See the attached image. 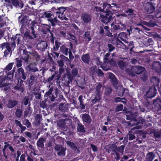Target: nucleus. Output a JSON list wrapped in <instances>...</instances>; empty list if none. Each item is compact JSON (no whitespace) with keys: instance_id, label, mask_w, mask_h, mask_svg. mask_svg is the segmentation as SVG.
<instances>
[{"instance_id":"nucleus-52","label":"nucleus","mask_w":161,"mask_h":161,"mask_svg":"<svg viewBox=\"0 0 161 161\" xmlns=\"http://www.w3.org/2000/svg\"><path fill=\"white\" fill-rule=\"evenodd\" d=\"M155 9V6L152 3H150L147 8V12L148 14L152 13L154 12Z\"/></svg>"},{"instance_id":"nucleus-45","label":"nucleus","mask_w":161,"mask_h":161,"mask_svg":"<svg viewBox=\"0 0 161 161\" xmlns=\"http://www.w3.org/2000/svg\"><path fill=\"white\" fill-rule=\"evenodd\" d=\"M77 127L78 131L83 133L85 132L84 125L79 122L77 124Z\"/></svg>"},{"instance_id":"nucleus-1","label":"nucleus","mask_w":161,"mask_h":161,"mask_svg":"<svg viewBox=\"0 0 161 161\" xmlns=\"http://www.w3.org/2000/svg\"><path fill=\"white\" fill-rule=\"evenodd\" d=\"M67 74L65 76L64 78H66V80L68 79L67 83L71 82L74 78H75L76 77H78L80 79H78L77 83L78 86L81 88V89H83L85 88V85H86V82L84 77H80L79 76H77L78 72V71H66Z\"/></svg>"},{"instance_id":"nucleus-53","label":"nucleus","mask_w":161,"mask_h":161,"mask_svg":"<svg viewBox=\"0 0 161 161\" xmlns=\"http://www.w3.org/2000/svg\"><path fill=\"white\" fill-rule=\"evenodd\" d=\"M65 120L64 119H60L57 122V125L59 128H64L65 125Z\"/></svg>"},{"instance_id":"nucleus-50","label":"nucleus","mask_w":161,"mask_h":161,"mask_svg":"<svg viewBox=\"0 0 161 161\" xmlns=\"http://www.w3.org/2000/svg\"><path fill=\"white\" fill-rule=\"evenodd\" d=\"M155 155L153 152H149L147 155V159L148 161H152Z\"/></svg>"},{"instance_id":"nucleus-42","label":"nucleus","mask_w":161,"mask_h":161,"mask_svg":"<svg viewBox=\"0 0 161 161\" xmlns=\"http://www.w3.org/2000/svg\"><path fill=\"white\" fill-rule=\"evenodd\" d=\"M35 65L34 63H30L25 68L26 70H39L37 68H35Z\"/></svg>"},{"instance_id":"nucleus-12","label":"nucleus","mask_w":161,"mask_h":161,"mask_svg":"<svg viewBox=\"0 0 161 161\" xmlns=\"http://www.w3.org/2000/svg\"><path fill=\"white\" fill-rule=\"evenodd\" d=\"M81 19L85 24H88L91 23L92 16L86 12H83L81 14Z\"/></svg>"},{"instance_id":"nucleus-44","label":"nucleus","mask_w":161,"mask_h":161,"mask_svg":"<svg viewBox=\"0 0 161 161\" xmlns=\"http://www.w3.org/2000/svg\"><path fill=\"white\" fill-rule=\"evenodd\" d=\"M112 88L110 86H107L105 88L104 95L106 96H108L110 95L112 92Z\"/></svg>"},{"instance_id":"nucleus-6","label":"nucleus","mask_w":161,"mask_h":161,"mask_svg":"<svg viewBox=\"0 0 161 161\" xmlns=\"http://www.w3.org/2000/svg\"><path fill=\"white\" fill-rule=\"evenodd\" d=\"M23 38V37L20 34H17L15 36L13 35L10 38L11 42L10 43L13 48V50H14L16 47V43L18 45L22 43Z\"/></svg>"},{"instance_id":"nucleus-29","label":"nucleus","mask_w":161,"mask_h":161,"mask_svg":"<svg viewBox=\"0 0 161 161\" xmlns=\"http://www.w3.org/2000/svg\"><path fill=\"white\" fill-rule=\"evenodd\" d=\"M137 132L132 131V130H131L129 131L128 133L127 134V136L130 141L136 138V135L137 137L138 136L137 135Z\"/></svg>"},{"instance_id":"nucleus-47","label":"nucleus","mask_w":161,"mask_h":161,"mask_svg":"<svg viewBox=\"0 0 161 161\" xmlns=\"http://www.w3.org/2000/svg\"><path fill=\"white\" fill-rule=\"evenodd\" d=\"M101 95H98L96 94L94 98L92 100V102L93 104H95L97 102H99L100 101L101 99Z\"/></svg>"},{"instance_id":"nucleus-32","label":"nucleus","mask_w":161,"mask_h":161,"mask_svg":"<svg viewBox=\"0 0 161 161\" xmlns=\"http://www.w3.org/2000/svg\"><path fill=\"white\" fill-rule=\"evenodd\" d=\"M46 140L44 138H40L36 142V145L38 147L41 148H42L44 147V142H45Z\"/></svg>"},{"instance_id":"nucleus-30","label":"nucleus","mask_w":161,"mask_h":161,"mask_svg":"<svg viewBox=\"0 0 161 161\" xmlns=\"http://www.w3.org/2000/svg\"><path fill=\"white\" fill-rule=\"evenodd\" d=\"M8 19L7 17L5 16V14L0 16V27H3L4 25L6 24L7 21Z\"/></svg>"},{"instance_id":"nucleus-28","label":"nucleus","mask_w":161,"mask_h":161,"mask_svg":"<svg viewBox=\"0 0 161 161\" xmlns=\"http://www.w3.org/2000/svg\"><path fill=\"white\" fill-rule=\"evenodd\" d=\"M160 82V80L158 77L153 76L151 79L150 83L152 85V86H158Z\"/></svg>"},{"instance_id":"nucleus-15","label":"nucleus","mask_w":161,"mask_h":161,"mask_svg":"<svg viewBox=\"0 0 161 161\" xmlns=\"http://www.w3.org/2000/svg\"><path fill=\"white\" fill-rule=\"evenodd\" d=\"M8 147L9 150L12 152L14 153L15 152L14 149L13 147L11 144H7L6 145H5L3 148L2 149V151L3 155L6 159H7L8 158V153H6L5 150L7 147Z\"/></svg>"},{"instance_id":"nucleus-33","label":"nucleus","mask_w":161,"mask_h":161,"mask_svg":"<svg viewBox=\"0 0 161 161\" xmlns=\"http://www.w3.org/2000/svg\"><path fill=\"white\" fill-rule=\"evenodd\" d=\"M51 26L47 25H45L43 27L41 31L44 34H47L48 32H52L53 31H50Z\"/></svg>"},{"instance_id":"nucleus-25","label":"nucleus","mask_w":161,"mask_h":161,"mask_svg":"<svg viewBox=\"0 0 161 161\" xmlns=\"http://www.w3.org/2000/svg\"><path fill=\"white\" fill-rule=\"evenodd\" d=\"M39 16L40 18H47L48 19L53 17V15L50 11H43L42 13H39Z\"/></svg>"},{"instance_id":"nucleus-37","label":"nucleus","mask_w":161,"mask_h":161,"mask_svg":"<svg viewBox=\"0 0 161 161\" xmlns=\"http://www.w3.org/2000/svg\"><path fill=\"white\" fill-rule=\"evenodd\" d=\"M50 12H51L53 15V19L56 18L57 17L58 18V7L56 8L55 7H53L52 8Z\"/></svg>"},{"instance_id":"nucleus-56","label":"nucleus","mask_w":161,"mask_h":161,"mask_svg":"<svg viewBox=\"0 0 161 161\" xmlns=\"http://www.w3.org/2000/svg\"><path fill=\"white\" fill-rule=\"evenodd\" d=\"M67 144L72 149L76 150L77 149V146L73 142L69 141H68L66 142Z\"/></svg>"},{"instance_id":"nucleus-23","label":"nucleus","mask_w":161,"mask_h":161,"mask_svg":"<svg viewBox=\"0 0 161 161\" xmlns=\"http://www.w3.org/2000/svg\"><path fill=\"white\" fill-rule=\"evenodd\" d=\"M49 89L48 91L46 92V94L49 95L50 93L56 94L58 95V93L59 92V90L56 87H55L54 86H51V85H49Z\"/></svg>"},{"instance_id":"nucleus-57","label":"nucleus","mask_w":161,"mask_h":161,"mask_svg":"<svg viewBox=\"0 0 161 161\" xmlns=\"http://www.w3.org/2000/svg\"><path fill=\"white\" fill-rule=\"evenodd\" d=\"M41 92L39 91L35 92H34V94L35 96L36 99L41 100L42 96L41 95Z\"/></svg>"},{"instance_id":"nucleus-17","label":"nucleus","mask_w":161,"mask_h":161,"mask_svg":"<svg viewBox=\"0 0 161 161\" xmlns=\"http://www.w3.org/2000/svg\"><path fill=\"white\" fill-rule=\"evenodd\" d=\"M135 73L137 75H140L139 77L143 81L145 82L147 80V71H135Z\"/></svg>"},{"instance_id":"nucleus-34","label":"nucleus","mask_w":161,"mask_h":161,"mask_svg":"<svg viewBox=\"0 0 161 161\" xmlns=\"http://www.w3.org/2000/svg\"><path fill=\"white\" fill-rule=\"evenodd\" d=\"M102 7H103V13H106L108 11H111L110 10L111 9V6L109 4L106 2L103 3Z\"/></svg>"},{"instance_id":"nucleus-11","label":"nucleus","mask_w":161,"mask_h":161,"mask_svg":"<svg viewBox=\"0 0 161 161\" xmlns=\"http://www.w3.org/2000/svg\"><path fill=\"white\" fill-rule=\"evenodd\" d=\"M15 82L17 84L14 88V89L17 91L23 92L24 91V85L23 84L24 81L21 79H16Z\"/></svg>"},{"instance_id":"nucleus-26","label":"nucleus","mask_w":161,"mask_h":161,"mask_svg":"<svg viewBox=\"0 0 161 161\" xmlns=\"http://www.w3.org/2000/svg\"><path fill=\"white\" fill-rule=\"evenodd\" d=\"M18 103V102L16 100L10 99L8 102L7 107L8 108L11 109L14 107Z\"/></svg>"},{"instance_id":"nucleus-51","label":"nucleus","mask_w":161,"mask_h":161,"mask_svg":"<svg viewBox=\"0 0 161 161\" xmlns=\"http://www.w3.org/2000/svg\"><path fill=\"white\" fill-rule=\"evenodd\" d=\"M19 108H17L15 112V115L17 118H20L22 115L23 110L22 109H20V107H19Z\"/></svg>"},{"instance_id":"nucleus-58","label":"nucleus","mask_w":161,"mask_h":161,"mask_svg":"<svg viewBox=\"0 0 161 161\" xmlns=\"http://www.w3.org/2000/svg\"><path fill=\"white\" fill-rule=\"evenodd\" d=\"M61 43L58 41L57 40H55V45L53 46V51H57L61 45Z\"/></svg>"},{"instance_id":"nucleus-35","label":"nucleus","mask_w":161,"mask_h":161,"mask_svg":"<svg viewBox=\"0 0 161 161\" xmlns=\"http://www.w3.org/2000/svg\"><path fill=\"white\" fill-rule=\"evenodd\" d=\"M31 55L33 57V60L36 62H38L40 61V56L38 54V53L36 51L31 52Z\"/></svg>"},{"instance_id":"nucleus-38","label":"nucleus","mask_w":161,"mask_h":161,"mask_svg":"<svg viewBox=\"0 0 161 161\" xmlns=\"http://www.w3.org/2000/svg\"><path fill=\"white\" fill-rule=\"evenodd\" d=\"M81 60L84 63H89L90 59V57L88 53L83 54L81 56Z\"/></svg>"},{"instance_id":"nucleus-8","label":"nucleus","mask_w":161,"mask_h":161,"mask_svg":"<svg viewBox=\"0 0 161 161\" xmlns=\"http://www.w3.org/2000/svg\"><path fill=\"white\" fill-rule=\"evenodd\" d=\"M154 17L153 16L148 15H147L145 17V19H150V20L148 22L143 21L141 22V24L139 25L142 26L143 27V25H144L148 27H153L157 25L156 22L153 19Z\"/></svg>"},{"instance_id":"nucleus-54","label":"nucleus","mask_w":161,"mask_h":161,"mask_svg":"<svg viewBox=\"0 0 161 161\" xmlns=\"http://www.w3.org/2000/svg\"><path fill=\"white\" fill-rule=\"evenodd\" d=\"M90 33L89 31H86L84 34V39L88 42L91 40V38L90 36Z\"/></svg>"},{"instance_id":"nucleus-27","label":"nucleus","mask_w":161,"mask_h":161,"mask_svg":"<svg viewBox=\"0 0 161 161\" xmlns=\"http://www.w3.org/2000/svg\"><path fill=\"white\" fill-rule=\"evenodd\" d=\"M109 77L113 86L114 87L116 86L118 84V81L117 78L112 73H110L109 74Z\"/></svg>"},{"instance_id":"nucleus-5","label":"nucleus","mask_w":161,"mask_h":161,"mask_svg":"<svg viewBox=\"0 0 161 161\" xmlns=\"http://www.w3.org/2000/svg\"><path fill=\"white\" fill-rule=\"evenodd\" d=\"M112 67L118 68L117 63L114 60L113 58L108 60V62L104 61L101 65V68L103 70H108L111 69Z\"/></svg>"},{"instance_id":"nucleus-62","label":"nucleus","mask_w":161,"mask_h":161,"mask_svg":"<svg viewBox=\"0 0 161 161\" xmlns=\"http://www.w3.org/2000/svg\"><path fill=\"white\" fill-rule=\"evenodd\" d=\"M65 151L66 149L64 147H62L59 151L57 153V155L59 156H64L65 155Z\"/></svg>"},{"instance_id":"nucleus-10","label":"nucleus","mask_w":161,"mask_h":161,"mask_svg":"<svg viewBox=\"0 0 161 161\" xmlns=\"http://www.w3.org/2000/svg\"><path fill=\"white\" fill-rule=\"evenodd\" d=\"M60 58L61 59L59 60L58 61V64L60 67L58 70H64L63 68L64 63L65 62L66 64H67L69 62H70V61L67 57L63 55H60Z\"/></svg>"},{"instance_id":"nucleus-63","label":"nucleus","mask_w":161,"mask_h":161,"mask_svg":"<svg viewBox=\"0 0 161 161\" xmlns=\"http://www.w3.org/2000/svg\"><path fill=\"white\" fill-rule=\"evenodd\" d=\"M154 136L156 140H159L161 138V130L159 132H155L154 134Z\"/></svg>"},{"instance_id":"nucleus-13","label":"nucleus","mask_w":161,"mask_h":161,"mask_svg":"<svg viewBox=\"0 0 161 161\" xmlns=\"http://www.w3.org/2000/svg\"><path fill=\"white\" fill-rule=\"evenodd\" d=\"M157 92V89L154 86H151L149 87V90L146 92V96L148 98H152L155 97Z\"/></svg>"},{"instance_id":"nucleus-48","label":"nucleus","mask_w":161,"mask_h":161,"mask_svg":"<svg viewBox=\"0 0 161 161\" xmlns=\"http://www.w3.org/2000/svg\"><path fill=\"white\" fill-rule=\"evenodd\" d=\"M125 42L126 44V46L128 49H130V51L134 48V42L133 41L128 42L126 41Z\"/></svg>"},{"instance_id":"nucleus-24","label":"nucleus","mask_w":161,"mask_h":161,"mask_svg":"<svg viewBox=\"0 0 161 161\" xmlns=\"http://www.w3.org/2000/svg\"><path fill=\"white\" fill-rule=\"evenodd\" d=\"M31 52H28L24 49L23 51V53L21 56V58L26 63L28 61L29 58L30 57V55L31 54Z\"/></svg>"},{"instance_id":"nucleus-3","label":"nucleus","mask_w":161,"mask_h":161,"mask_svg":"<svg viewBox=\"0 0 161 161\" xmlns=\"http://www.w3.org/2000/svg\"><path fill=\"white\" fill-rule=\"evenodd\" d=\"M100 16L99 19L101 22L106 24H108L113 20V14L111 11H108L106 13H102Z\"/></svg>"},{"instance_id":"nucleus-61","label":"nucleus","mask_w":161,"mask_h":161,"mask_svg":"<svg viewBox=\"0 0 161 161\" xmlns=\"http://www.w3.org/2000/svg\"><path fill=\"white\" fill-rule=\"evenodd\" d=\"M42 118V116L39 114H37L36 115L35 117L36 121L38 125H39L40 124Z\"/></svg>"},{"instance_id":"nucleus-31","label":"nucleus","mask_w":161,"mask_h":161,"mask_svg":"<svg viewBox=\"0 0 161 161\" xmlns=\"http://www.w3.org/2000/svg\"><path fill=\"white\" fill-rule=\"evenodd\" d=\"M152 68L154 70H161V63L160 62L156 61L152 65Z\"/></svg>"},{"instance_id":"nucleus-9","label":"nucleus","mask_w":161,"mask_h":161,"mask_svg":"<svg viewBox=\"0 0 161 161\" xmlns=\"http://www.w3.org/2000/svg\"><path fill=\"white\" fill-rule=\"evenodd\" d=\"M73 49V45L71 42H69L67 44H63L60 46V51L64 55H68L69 50L71 51Z\"/></svg>"},{"instance_id":"nucleus-40","label":"nucleus","mask_w":161,"mask_h":161,"mask_svg":"<svg viewBox=\"0 0 161 161\" xmlns=\"http://www.w3.org/2000/svg\"><path fill=\"white\" fill-rule=\"evenodd\" d=\"M102 87V83L101 82L98 83L95 88V94H97L98 95H102L101 89Z\"/></svg>"},{"instance_id":"nucleus-49","label":"nucleus","mask_w":161,"mask_h":161,"mask_svg":"<svg viewBox=\"0 0 161 161\" xmlns=\"http://www.w3.org/2000/svg\"><path fill=\"white\" fill-rule=\"evenodd\" d=\"M130 70H146L145 68L141 66H132Z\"/></svg>"},{"instance_id":"nucleus-7","label":"nucleus","mask_w":161,"mask_h":161,"mask_svg":"<svg viewBox=\"0 0 161 161\" xmlns=\"http://www.w3.org/2000/svg\"><path fill=\"white\" fill-rule=\"evenodd\" d=\"M0 49H1L2 50L5 49L4 52V56L5 57H7L10 53L11 54L14 50L9 42H3L0 44Z\"/></svg>"},{"instance_id":"nucleus-46","label":"nucleus","mask_w":161,"mask_h":161,"mask_svg":"<svg viewBox=\"0 0 161 161\" xmlns=\"http://www.w3.org/2000/svg\"><path fill=\"white\" fill-rule=\"evenodd\" d=\"M59 110L62 112H66L68 110V108L63 103H61L59 106Z\"/></svg>"},{"instance_id":"nucleus-4","label":"nucleus","mask_w":161,"mask_h":161,"mask_svg":"<svg viewBox=\"0 0 161 161\" xmlns=\"http://www.w3.org/2000/svg\"><path fill=\"white\" fill-rule=\"evenodd\" d=\"M4 71H1L0 74L3 75V73ZM15 71H11L12 72H8V73L7 76H3V75L0 76V80L1 81V86H3L6 84H9L8 81L12 80L13 79L14 74Z\"/></svg>"},{"instance_id":"nucleus-2","label":"nucleus","mask_w":161,"mask_h":161,"mask_svg":"<svg viewBox=\"0 0 161 161\" xmlns=\"http://www.w3.org/2000/svg\"><path fill=\"white\" fill-rule=\"evenodd\" d=\"M36 22L35 20H33L29 25L28 30L24 33L25 41L28 42L31 40L36 38Z\"/></svg>"},{"instance_id":"nucleus-20","label":"nucleus","mask_w":161,"mask_h":161,"mask_svg":"<svg viewBox=\"0 0 161 161\" xmlns=\"http://www.w3.org/2000/svg\"><path fill=\"white\" fill-rule=\"evenodd\" d=\"M111 25L112 27L111 31V32L114 33V37H115L117 35L116 32L119 30H120L121 29L119 25L114 24V23H111Z\"/></svg>"},{"instance_id":"nucleus-41","label":"nucleus","mask_w":161,"mask_h":161,"mask_svg":"<svg viewBox=\"0 0 161 161\" xmlns=\"http://www.w3.org/2000/svg\"><path fill=\"white\" fill-rule=\"evenodd\" d=\"M143 43L145 46L148 47L150 45H153L154 44V42L152 38H150L144 41Z\"/></svg>"},{"instance_id":"nucleus-22","label":"nucleus","mask_w":161,"mask_h":161,"mask_svg":"<svg viewBox=\"0 0 161 161\" xmlns=\"http://www.w3.org/2000/svg\"><path fill=\"white\" fill-rule=\"evenodd\" d=\"M81 118L82 120L83 123L84 124L85 123L90 124L91 123L92 121V119L90 115L86 113L82 114Z\"/></svg>"},{"instance_id":"nucleus-36","label":"nucleus","mask_w":161,"mask_h":161,"mask_svg":"<svg viewBox=\"0 0 161 161\" xmlns=\"http://www.w3.org/2000/svg\"><path fill=\"white\" fill-rule=\"evenodd\" d=\"M58 18L60 19H62L64 16V13L66 10V9L64 7H58Z\"/></svg>"},{"instance_id":"nucleus-60","label":"nucleus","mask_w":161,"mask_h":161,"mask_svg":"<svg viewBox=\"0 0 161 161\" xmlns=\"http://www.w3.org/2000/svg\"><path fill=\"white\" fill-rule=\"evenodd\" d=\"M95 10L97 13H95V14H99L100 16L101 14L103 12V9L101 8L100 7H98L97 6L95 7Z\"/></svg>"},{"instance_id":"nucleus-16","label":"nucleus","mask_w":161,"mask_h":161,"mask_svg":"<svg viewBox=\"0 0 161 161\" xmlns=\"http://www.w3.org/2000/svg\"><path fill=\"white\" fill-rule=\"evenodd\" d=\"M55 73L51 76L49 77L47 80V81L50 82L52 81L53 79L54 80H58L60 77V75L63 73L64 71H59V74H58V71H54Z\"/></svg>"},{"instance_id":"nucleus-43","label":"nucleus","mask_w":161,"mask_h":161,"mask_svg":"<svg viewBox=\"0 0 161 161\" xmlns=\"http://www.w3.org/2000/svg\"><path fill=\"white\" fill-rule=\"evenodd\" d=\"M117 66L122 70H124V68L126 66V64L123 60H120L117 62Z\"/></svg>"},{"instance_id":"nucleus-14","label":"nucleus","mask_w":161,"mask_h":161,"mask_svg":"<svg viewBox=\"0 0 161 161\" xmlns=\"http://www.w3.org/2000/svg\"><path fill=\"white\" fill-rule=\"evenodd\" d=\"M29 17L26 15L21 14L20 16L18 17L19 21V25H21L22 27L25 26L27 24L28 19Z\"/></svg>"},{"instance_id":"nucleus-55","label":"nucleus","mask_w":161,"mask_h":161,"mask_svg":"<svg viewBox=\"0 0 161 161\" xmlns=\"http://www.w3.org/2000/svg\"><path fill=\"white\" fill-rule=\"evenodd\" d=\"M40 46V49L42 50V51H45L46 49H47L48 46L47 43L43 41L42 42H41L39 44Z\"/></svg>"},{"instance_id":"nucleus-19","label":"nucleus","mask_w":161,"mask_h":161,"mask_svg":"<svg viewBox=\"0 0 161 161\" xmlns=\"http://www.w3.org/2000/svg\"><path fill=\"white\" fill-rule=\"evenodd\" d=\"M58 95L56 94L50 93L49 95L46 94V92L44 94V97L46 101L49 102L51 101L53 102L54 101L55 99L58 97Z\"/></svg>"},{"instance_id":"nucleus-64","label":"nucleus","mask_w":161,"mask_h":161,"mask_svg":"<svg viewBox=\"0 0 161 161\" xmlns=\"http://www.w3.org/2000/svg\"><path fill=\"white\" fill-rule=\"evenodd\" d=\"M124 148V146L123 145H121L119 147H116L115 148L114 150L116 151L117 152L122 153H123Z\"/></svg>"},{"instance_id":"nucleus-18","label":"nucleus","mask_w":161,"mask_h":161,"mask_svg":"<svg viewBox=\"0 0 161 161\" xmlns=\"http://www.w3.org/2000/svg\"><path fill=\"white\" fill-rule=\"evenodd\" d=\"M160 85V86L158 87V90L161 96V84ZM153 103L157 107L158 110H161V99L160 98H157L154 99L153 101Z\"/></svg>"},{"instance_id":"nucleus-39","label":"nucleus","mask_w":161,"mask_h":161,"mask_svg":"<svg viewBox=\"0 0 161 161\" xmlns=\"http://www.w3.org/2000/svg\"><path fill=\"white\" fill-rule=\"evenodd\" d=\"M36 82V77L33 76L30 77V79L29 80V86L30 87L35 86Z\"/></svg>"},{"instance_id":"nucleus-21","label":"nucleus","mask_w":161,"mask_h":161,"mask_svg":"<svg viewBox=\"0 0 161 161\" xmlns=\"http://www.w3.org/2000/svg\"><path fill=\"white\" fill-rule=\"evenodd\" d=\"M127 34L124 32H121L119 34L116 38L117 41L121 43H122L121 41L124 42H126V40L125 39L127 37Z\"/></svg>"},{"instance_id":"nucleus-59","label":"nucleus","mask_w":161,"mask_h":161,"mask_svg":"<svg viewBox=\"0 0 161 161\" xmlns=\"http://www.w3.org/2000/svg\"><path fill=\"white\" fill-rule=\"evenodd\" d=\"M155 17L157 18L161 17V6L155 12Z\"/></svg>"}]
</instances>
